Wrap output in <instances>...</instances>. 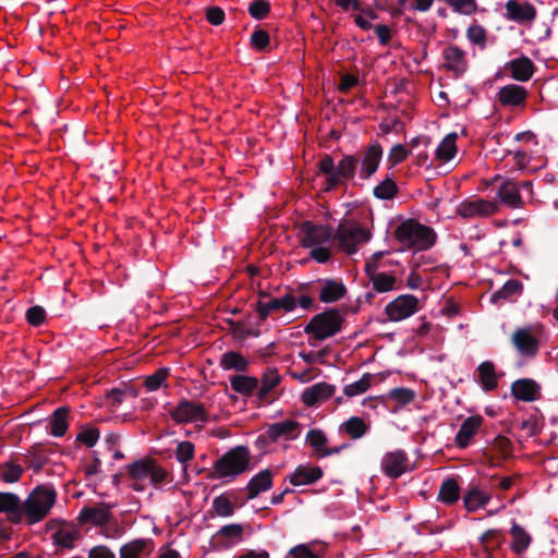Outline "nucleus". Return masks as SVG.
I'll list each match as a JSON object with an SVG mask.
<instances>
[{
  "instance_id": "nucleus-44",
  "label": "nucleus",
  "mask_w": 558,
  "mask_h": 558,
  "mask_svg": "<svg viewBox=\"0 0 558 558\" xmlns=\"http://www.w3.org/2000/svg\"><path fill=\"white\" fill-rule=\"evenodd\" d=\"M213 512L214 515L220 518H229L233 515L236 509V502L233 497L228 494H221L213 500Z\"/></svg>"
},
{
  "instance_id": "nucleus-31",
  "label": "nucleus",
  "mask_w": 558,
  "mask_h": 558,
  "mask_svg": "<svg viewBox=\"0 0 558 558\" xmlns=\"http://www.w3.org/2000/svg\"><path fill=\"white\" fill-rule=\"evenodd\" d=\"M511 392L518 400L531 402L539 398V386L533 379H519L512 384Z\"/></svg>"
},
{
  "instance_id": "nucleus-8",
  "label": "nucleus",
  "mask_w": 558,
  "mask_h": 558,
  "mask_svg": "<svg viewBox=\"0 0 558 558\" xmlns=\"http://www.w3.org/2000/svg\"><path fill=\"white\" fill-rule=\"evenodd\" d=\"M546 338L544 326L535 324L515 329L511 336V343L519 355L532 359L537 355Z\"/></svg>"
},
{
  "instance_id": "nucleus-57",
  "label": "nucleus",
  "mask_w": 558,
  "mask_h": 558,
  "mask_svg": "<svg viewBox=\"0 0 558 558\" xmlns=\"http://www.w3.org/2000/svg\"><path fill=\"white\" fill-rule=\"evenodd\" d=\"M168 376H169V371L167 368H159L154 374H151L145 378L146 389L148 391H156L166 383Z\"/></svg>"
},
{
  "instance_id": "nucleus-53",
  "label": "nucleus",
  "mask_w": 558,
  "mask_h": 558,
  "mask_svg": "<svg viewBox=\"0 0 558 558\" xmlns=\"http://www.w3.org/2000/svg\"><path fill=\"white\" fill-rule=\"evenodd\" d=\"M289 555L292 558H325L323 547L312 548L310 544H301L290 549Z\"/></svg>"
},
{
  "instance_id": "nucleus-33",
  "label": "nucleus",
  "mask_w": 558,
  "mask_h": 558,
  "mask_svg": "<svg viewBox=\"0 0 558 558\" xmlns=\"http://www.w3.org/2000/svg\"><path fill=\"white\" fill-rule=\"evenodd\" d=\"M21 499L13 493L0 492V513L5 514L11 523H20Z\"/></svg>"
},
{
  "instance_id": "nucleus-10",
  "label": "nucleus",
  "mask_w": 558,
  "mask_h": 558,
  "mask_svg": "<svg viewBox=\"0 0 558 558\" xmlns=\"http://www.w3.org/2000/svg\"><path fill=\"white\" fill-rule=\"evenodd\" d=\"M343 322L344 316L340 311L329 308L315 315L306 325L305 332L316 340H325L338 333Z\"/></svg>"
},
{
  "instance_id": "nucleus-35",
  "label": "nucleus",
  "mask_w": 558,
  "mask_h": 558,
  "mask_svg": "<svg viewBox=\"0 0 558 558\" xmlns=\"http://www.w3.org/2000/svg\"><path fill=\"white\" fill-rule=\"evenodd\" d=\"M272 472L269 469L262 470L251 478L247 484V497L254 499L260 493L268 490L272 485Z\"/></svg>"
},
{
  "instance_id": "nucleus-2",
  "label": "nucleus",
  "mask_w": 558,
  "mask_h": 558,
  "mask_svg": "<svg viewBox=\"0 0 558 558\" xmlns=\"http://www.w3.org/2000/svg\"><path fill=\"white\" fill-rule=\"evenodd\" d=\"M395 239L401 244L402 250L415 252L429 250L436 243L437 234L430 228L415 219L403 220L395 229Z\"/></svg>"
},
{
  "instance_id": "nucleus-28",
  "label": "nucleus",
  "mask_w": 558,
  "mask_h": 558,
  "mask_svg": "<svg viewBox=\"0 0 558 558\" xmlns=\"http://www.w3.org/2000/svg\"><path fill=\"white\" fill-rule=\"evenodd\" d=\"M513 452V446L511 440L506 436H497L490 448L489 452L485 453L486 461L489 465H498L502 460L511 457Z\"/></svg>"
},
{
  "instance_id": "nucleus-25",
  "label": "nucleus",
  "mask_w": 558,
  "mask_h": 558,
  "mask_svg": "<svg viewBox=\"0 0 558 558\" xmlns=\"http://www.w3.org/2000/svg\"><path fill=\"white\" fill-rule=\"evenodd\" d=\"M306 441L313 449V457L317 459L337 454L341 451V447H328V439L325 433L320 429H311L306 435Z\"/></svg>"
},
{
  "instance_id": "nucleus-39",
  "label": "nucleus",
  "mask_w": 558,
  "mask_h": 558,
  "mask_svg": "<svg viewBox=\"0 0 558 558\" xmlns=\"http://www.w3.org/2000/svg\"><path fill=\"white\" fill-rule=\"evenodd\" d=\"M489 493L481 489L477 486L471 487L463 497V504L469 512H474L480 508L485 507L490 500Z\"/></svg>"
},
{
  "instance_id": "nucleus-45",
  "label": "nucleus",
  "mask_w": 558,
  "mask_h": 558,
  "mask_svg": "<svg viewBox=\"0 0 558 558\" xmlns=\"http://www.w3.org/2000/svg\"><path fill=\"white\" fill-rule=\"evenodd\" d=\"M69 410L65 407L58 408L50 418V434L54 437H62L69 427Z\"/></svg>"
},
{
  "instance_id": "nucleus-3",
  "label": "nucleus",
  "mask_w": 558,
  "mask_h": 558,
  "mask_svg": "<svg viewBox=\"0 0 558 558\" xmlns=\"http://www.w3.org/2000/svg\"><path fill=\"white\" fill-rule=\"evenodd\" d=\"M57 498L56 490L47 485L34 488L20 508V522L36 524L43 521L50 512Z\"/></svg>"
},
{
  "instance_id": "nucleus-5",
  "label": "nucleus",
  "mask_w": 558,
  "mask_h": 558,
  "mask_svg": "<svg viewBox=\"0 0 558 558\" xmlns=\"http://www.w3.org/2000/svg\"><path fill=\"white\" fill-rule=\"evenodd\" d=\"M359 159L353 155L343 156L337 165L331 156L325 155L318 161V173L326 175V191L352 180L355 175Z\"/></svg>"
},
{
  "instance_id": "nucleus-6",
  "label": "nucleus",
  "mask_w": 558,
  "mask_h": 558,
  "mask_svg": "<svg viewBox=\"0 0 558 558\" xmlns=\"http://www.w3.org/2000/svg\"><path fill=\"white\" fill-rule=\"evenodd\" d=\"M126 471L132 481L130 486L136 492L144 490L148 483L158 486L170 481L169 472L153 459L135 461L126 466Z\"/></svg>"
},
{
  "instance_id": "nucleus-17",
  "label": "nucleus",
  "mask_w": 558,
  "mask_h": 558,
  "mask_svg": "<svg viewBox=\"0 0 558 558\" xmlns=\"http://www.w3.org/2000/svg\"><path fill=\"white\" fill-rule=\"evenodd\" d=\"M442 65L454 77L463 75L469 66L466 52L457 45H448L442 50Z\"/></svg>"
},
{
  "instance_id": "nucleus-13",
  "label": "nucleus",
  "mask_w": 558,
  "mask_h": 558,
  "mask_svg": "<svg viewBox=\"0 0 558 558\" xmlns=\"http://www.w3.org/2000/svg\"><path fill=\"white\" fill-rule=\"evenodd\" d=\"M169 414L177 424H204L209 417L203 403L186 399L181 400Z\"/></svg>"
},
{
  "instance_id": "nucleus-16",
  "label": "nucleus",
  "mask_w": 558,
  "mask_h": 558,
  "mask_svg": "<svg viewBox=\"0 0 558 558\" xmlns=\"http://www.w3.org/2000/svg\"><path fill=\"white\" fill-rule=\"evenodd\" d=\"M244 538V525L230 523L221 526L211 537L214 548L223 550L240 544Z\"/></svg>"
},
{
  "instance_id": "nucleus-49",
  "label": "nucleus",
  "mask_w": 558,
  "mask_h": 558,
  "mask_svg": "<svg viewBox=\"0 0 558 558\" xmlns=\"http://www.w3.org/2000/svg\"><path fill=\"white\" fill-rule=\"evenodd\" d=\"M220 366L226 371L234 369L238 372H245L248 367V362L242 354L229 351L222 354Z\"/></svg>"
},
{
  "instance_id": "nucleus-26",
  "label": "nucleus",
  "mask_w": 558,
  "mask_h": 558,
  "mask_svg": "<svg viewBox=\"0 0 558 558\" xmlns=\"http://www.w3.org/2000/svg\"><path fill=\"white\" fill-rule=\"evenodd\" d=\"M506 71L518 82H527L535 72V65L532 60L525 56L512 59L505 64Z\"/></svg>"
},
{
  "instance_id": "nucleus-58",
  "label": "nucleus",
  "mask_w": 558,
  "mask_h": 558,
  "mask_svg": "<svg viewBox=\"0 0 558 558\" xmlns=\"http://www.w3.org/2000/svg\"><path fill=\"white\" fill-rule=\"evenodd\" d=\"M23 471V468L19 464L5 463L2 466L1 477L7 483H15L21 478Z\"/></svg>"
},
{
  "instance_id": "nucleus-14",
  "label": "nucleus",
  "mask_w": 558,
  "mask_h": 558,
  "mask_svg": "<svg viewBox=\"0 0 558 558\" xmlns=\"http://www.w3.org/2000/svg\"><path fill=\"white\" fill-rule=\"evenodd\" d=\"M498 211V205L494 201L472 196L459 204L457 214L466 219L482 218L495 215Z\"/></svg>"
},
{
  "instance_id": "nucleus-38",
  "label": "nucleus",
  "mask_w": 558,
  "mask_h": 558,
  "mask_svg": "<svg viewBox=\"0 0 558 558\" xmlns=\"http://www.w3.org/2000/svg\"><path fill=\"white\" fill-rule=\"evenodd\" d=\"M110 509L108 506L86 507L80 513V520L84 523L102 525L110 519Z\"/></svg>"
},
{
  "instance_id": "nucleus-36",
  "label": "nucleus",
  "mask_w": 558,
  "mask_h": 558,
  "mask_svg": "<svg viewBox=\"0 0 558 558\" xmlns=\"http://www.w3.org/2000/svg\"><path fill=\"white\" fill-rule=\"evenodd\" d=\"M367 278L373 289L378 293H386L397 289V276L392 270L372 274Z\"/></svg>"
},
{
  "instance_id": "nucleus-56",
  "label": "nucleus",
  "mask_w": 558,
  "mask_h": 558,
  "mask_svg": "<svg viewBox=\"0 0 558 558\" xmlns=\"http://www.w3.org/2000/svg\"><path fill=\"white\" fill-rule=\"evenodd\" d=\"M447 3L454 12L463 15H472L478 9L476 0H447Z\"/></svg>"
},
{
  "instance_id": "nucleus-4",
  "label": "nucleus",
  "mask_w": 558,
  "mask_h": 558,
  "mask_svg": "<svg viewBox=\"0 0 558 558\" xmlns=\"http://www.w3.org/2000/svg\"><path fill=\"white\" fill-rule=\"evenodd\" d=\"M251 453L244 446H238L219 458L208 475L210 480L232 481L250 469Z\"/></svg>"
},
{
  "instance_id": "nucleus-51",
  "label": "nucleus",
  "mask_w": 558,
  "mask_h": 558,
  "mask_svg": "<svg viewBox=\"0 0 558 558\" xmlns=\"http://www.w3.org/2000/svg\"><path fill=\"white\" fill-rule=\"evenodd\" d=\"M487 31L484 26L477 22L472 23L466 28V38L471 45L478 47L484 50L487 46Z\"/></svg>"
},
{
  "instance_id": "nucleus-11",
  "label": "nucleus",
  "mask_w": 558,
  "mask_h": 558,
  "mask_svg": "<svg viewBox=\"0 0 558 558\" xmlns=\"http://www.w3.org/2000/svg\"><path fill=\"white\" fill-rule=\"evenodd\" d=\"M413 470L414 464L403 449L389 450L380 459V471L390 480H397Z\"/></svg>"
},
{
  "instance_id": "nucleus-9",
  "label": "nucleus",
  "mask_w": 558,
  "mask_h": 558,
  "mask_svg": "<svg viewBox=\"0 0 558 558\" xmlns=\"http://www.w3.org/2000/svg\"><path fill=\"white\" fill-rule=\"evenodd\" d=\"M372 238L369 230L356 221H341L333 232L339 250L351 255L357 252L359 246Z\"/></svg>"
},
{
  "instance_id": "nucleus-54",
  "label": "nucleus",
  "mask_w": 558,
  "mask_h": 558,
  "mask_svg": "<svg viewBox=\"0 0 558 558\" xmlns=\"http://www.w3.org/2000/svg\"><path fill=\"white\" fill-rule=\"evenodd\" d=\"M416 393L410 388H395L387 393V399L396 402L398 405L404 407L414 401Z\"/></svg>"
},
{
  "instance_id": "nucleus-47",
  "label": "nucleus",
  "mask_w": 558,
  "mask_h": 558,
  "mask_svg": "<svg viewBox=\"0 0 558 558\" xmlns=\"http://www.w3.org/2000/svg\"><path fill=\"white\" fill-rule=\"evenodd\" d=\"M341 430L351 439H360L367 433L368 424L362 417L352 416L341 425Z\"/></svg>"
},
{
  "instance_id": "nucleus-18",
  "label": "nucleus",
  "mask_w": 558,
  "mask_h": 558,
  "mask_svg": "<svg viewBox=\"0 0 558 558\" xmlns=\"http://www.w3.org/2000/svg\"><path fill=\"white\" fill-rule=\"evenodd\" d=\"M505 17L519 24H531L537 15L535 7L522 0H508L505 4Z\"/></svg>"
},
{
  "instance_id": "nucleus-7",
  "label": "nucleus",
  "mask_w": 558,
  "mask_h": 558,
  "mask_svg": "<svg viewBox=\"0 0 558 558\" xmlns=\"http://www.w3.org/2000/svg\"><path fill=\"white\" fill-rule=\"evenodd\" d=\"M302 425L295 420L288 418L269 424L257 437L256 446L259 449H268L272 444L288 448L302 434Z\"/></svg>"
},
{
  "instance_id": "nucleus-52",
  "label": "nucleus",
  "mask_w": 558,
  "mask_h": 558,
  "mask_svg": "<svg viewBox=\"0 0 558 558\" xmlns=\"http://www.w3.org/2000/svg\"><path fill=\"white\" fill-rule=\"evenodd\" d=\"M174 456L178 462L183 465V469L186 470L189 462L192 461L195 456L194 444L189 440L178 442Z\"/></svg>"
},
{
  "instance_id": "nucleus-40",
  "label": "nucleus",
  "mask_w": 558,
  "mask_h": 558,
  "mask_svg": "<svg viewBox=\"0 0 558 558\" xmlns=\"http://www.w3.org/2000/svg\"><path fill=\"white\" fill-rule=\"evenodd\" d=\"M347 293V288L341 281L327 280L319 291V300L324 303H333L341 300Z\"/></svg>"
},
{
  "instance_id": "nucleus-30",
  "label": "nucleus",
  "mask_w": 558,
  "mask_h": 558,
  "mask_svg": "<svg viewBox=\"0 0 558 558\" xmlns=\"http://www.w3.org/2000/svg\"><path fill=\"white\" fill-rule=\"evenodd\" d=\"M51 537L56 546L72 548L80 537V532L75 525L63 522L58 525Z\"/></svg>"
},
{
  "instance_id": "nucleus-43",
  "label": "nucleus",
  "mask_w": 558,
  "mask_h": 558,
  "mask_svg": "<svg viewBox=\"0 0 558 558\" xmlns=\"http://www.w3.org/2000/svg\"><path fill=\"white\" fill-rule=\"evenodd\" d=\"M258 379L253 376L235 375L230 377L231 388L245 397L252 396V393L258 388Z\"/></svg>"
},
{
  "instance_id": "nucleus-50",
  "label": "nucleus",
  "mask_w": 558,
  "mask_h": 558,
  "mask_svg": "<svg viewBox=\"0 0 558 558\" xmlns=\"http://www.w3.org/2000/svg\"><path fill=\"white\" fill-rule=\"evenodd\" d=\"M522 289L523 286L520 281L510 279L492 295V301L497 303L499 300H512L521 294Z\"/></svg>"
},
{
  "instance_id": "nucleus-63",
  "label": "nucleus",
  "mask_w": 558,
  "mask_h": 558,
  "mask_svg": "<svg viewBox=\"0 0 558 558\" xmlns=\"http://www.w3.org/2000/svg\"><path fill=\"white\" fill-rule=\"evenodd\" d=\"M27 322L33 326H39L45 320V311L40 306H33L26 313Z\"/></svg>"
},
{
  "instance_id": "nucleus-41",
  "label": "nucleus",
  "mask_w": 558,
  "mask_h": 558,
  "mask_svg": "<svg viewBox=\"0 0 558 558\" xmlns=\"http://www.w3.org/2000/svg\"><path fill=\"white\" fill-rule=\"evenodd\" d=\"M498 197L502 204L509 207H519L522 203L519 186L511 180H506L501 183L498 190Z\"/></svg>"
},
{
  "instance_id": "nucleus-46",
  "label": "nucleus",
  "mask_w": 558,
  "mask_h": 558,
  "mask_svg": "<svg viewBox=\"0 0 558 558\" xmlns=\"http://www.w3.org/2000/svg\"><path fill=\"white\" fill-rule=\"evenodd\" d=\"M510 534L512 537V543H511L512 551H514L515 554L524 553L531 544V536L529 535V533L523 527H521L519 524L513 522L511 530H510Z\"/></svg>"
},
{
  "instance_id": "nucleus-1",
  "label": "nucleus",
  "mask_w": 558,
  "mask_h": 558,
  "mask_svg": "<svg viewBox=\"0 0 558 558\" xmlns=\"http://www.w3.org/2000/svg\"><path fill=\"white\" fill-rule=\"evenodd\" d=\"M300 243L303 247L310 248V256L317 263H326L332 253L329 246L333 240V230L324 225H316L305 221L300 227Z\"/></svg>"
},
{
  "instance_id": "nucleus-12",
  "label": "nucleus",
  "mask_w": 558,
  "mask_h": 558,
  "mask_svg": "<svg viewBox=\"0 0 558 558\" xmlns=\"http://www.w3.org/2000/svg\"><path fill=\"white\" fill-rule=\"evenodd\" d=\"M422 310L420 299L413 294H401L385 306V314L389 322L404 320Z\"/></svg>"
},
{
  "instance_id": "nucleus-27",
  "label": "nucleus",
  "mask_w": 558,
  "mask_h": 558,
  "mask_svg": "<svg viewBox=\"0 0 558 558\" xmlns=\"http://www.w3.org/2000/svg\"><path fill=\"white\" fill-rule=\"evenodd\" d=\"M335 386L327 383H318L306 388L301 396L302 402L307 407H315L327 401L335 393Z\"/></svg>"
},
{
  "instance_id": "nucleus-29",
  "label": "nucleus",
  "mask_w": 558,
  "mask_h": 558,
  "mask_svg": "<svg viewBox=\"0 0 558 558\" xmlns=\"http://www.w3.org/2000/svg\"><path fill=\"white\" fill-rule=\"evenodd\" d=\"M383 379L384 377L380 374L365 373L359 380L345 385L343 387V393L348 398H353L363 395L366 391H368L371 387L379 384Z\"/></svg>"
},
{
  "instance_id": "nucleus-19",
  "label": "nucleus",
  "mask_w": 558,
  "mask_h": 558,
  "mask_svg": "<svg viewBox=\"0 0 558 558\" xmlns=\"http://www.w3.org/2000/svg\"><path fill=\"white\" fill-rule=\"evenodd\" d=\"M296 307V299L292 294H284L281 298H266L258 301L257 312L262 319H265L274 312H291Z\"/></svg>"
},
{
  "instance_id": "nucleus-24",
  "label": "nucleus",
  "mask_w": 558,
  "mask_h": 558,
  "mask_svg": "<svg viewBox=\"0 0 558 558\" xmlns=\"http://www.w3.org/2000/svg\"><path fill=\"white\" fill-rule=\"evenodd\" d=\"M281 381V377L276 368H268L262 376L260 387L257 391L258 400L262 403H271L276 399V388Z\"/></svg>"
},
{
  "instance_id": "nucleus-22",
  "label": "nucleus",
  "mask_w": 558,
  "mask_h": 558,
  "mask_svg": "<svg viewBox=\"0 0 558 558\" xmlns=\"http://www.w3.org/2000/svg\"><path fill=\"white\" fill-rule=\"evenodd\" d=\"M411 271L407 278V287L411 290H421L424 287V279L421 272L432 271L434 262L425 256L413 258L410 263Z\"/></svg>"
},
{
  "instance_id": "nucleus-62",
  "label": "nucleus",
  "mask_w": 558,
  "mask_h": 558,
  "mask_svg": "<svg viewBox=\"0 0 558 558\" xmlns=\"http://www.w3.org/2000/svg\"><path fill=\"white\" fill-rule=\"evenodd\" d=\"M252 46L257 50H264L269 45V35L264 29L255 31L251 37Z\"/></svg>"
},
{
  "instance_id": "nucleus-15",
  "label": "nucleus",
  "mask_w": 558,
  "mask_h": 558,
  "mask_svg": "<svg viewBox=\"0 0 558 558\" xmlns=\"http://www.w3.org/2000/svg\"><path fill=\"white\" fill-rule=\"evenodd\" d=\"M484 424L483 416L476 414L466 417L454 436V446L464 450L475 442L476 436Z\"/></svg>"
},
{
  "instance_id": "nucleus-61",
  "label": "nucleus",
  "mask_w": 558,
  "mask_h": 558,
  "mask_svg": "<svg viewBox=\"0 0 558 558\" xmlns=\"http://www.w3.org/2000/svg\"><path fill=\"white\" fill-rule=\"evenodd\" d=\"M99 438V432L96 428L83 429L76 437L77 441L87 447H93Z\"/></svg>"
},
{
  "instance_id": "nucleus-42",
  "label": "nucleus",
  "mask_w": 558,
  "mask_h": 558,
  "mask_svg": "<svg viewBox=\"0 0 558 558\" xmlns=\"http://www.w3.org/2000/svg\"><path fill=\"white\" fill-rule=\"evenodd\" d=\"M478 383L486 391H492L498 386V376L493 362L485 361L477 367Z\"/></svg>"
},
{
  "instance_id": "nucleus-55",
  "label": "nucleus",
  "mask_w": 558,
  "mask_h": 558,
  "mask_svg": "<svg viewBox=\"0 0 558 558\" xmlns=\"http://www.w3.org/2000/svg\"><path fill=\"white\" fill-rule=\"evenodd\" d=\"M397 193L398 186L390 178H386L374 187V195L379 199H391L397 195Z\"/></svg>"
},
{
  "instance_id": "nucleus-23",
  "label": "nucleus",
  "mask_w": 558,
  "mask_h": 558,
  "mask_svg": "<svg viewBox=\"0 0 558 558\" xmlns=\"http://www.w3.org/2000/svg\"><path fill=\"white\" fill-rule=\"evenodd\" d=\"M525 87L517 84H508L497 93V99L504 107H524L527 99Z\"/></svg>"
},
{
  "instance_id": "nucleus-64",
  "label": "nucleus",
  "mask_w": 558,
  "mask_h": 558,
  "mask_svg": "<svg viewBox=\"0 0 558 558\" xmlns=\"http://www.w3.org/2000/svg\"><path fill=\"white\" fill-rule=\"evenodd\" d=\"M88 558H114V554L107 546L99 545L89 550Z\"/></svg>"
},
{
  "instance_id": "nucleus-60",
  "label": "nucleus",
  "mask_w": 558,
  "mask_h": 558,
  "mask_svg": "<svg viewBox=\"0 0 558 558\" xmlns=\"http://www.w3.org/2000/svg\"><path fill=\"white\" fill-rule=\"evenodd\" d=\"M270 11V5L266 0H254L250 7V14L257 20L265 19Z\"/></svg>"
},
{
  "instance_id": "nucleus-37",
  "label": "nucleus",
  "mask_w": 558,
  "mask_h": 558,
  "mask_svg": "<svg viewBox=\"0 0 558 558\" xmlns=\"http://www.w3.org/2000/svg\"><path fill=\"white\" fill-rule=\"evenodd\" d=\"M153 543L149 539H134L120 549L121 558H142L150 555Z\"/></svg>"
},
{
  "instance_id": "nucleus-32",
  "label": "nucleus",
  "mask_w": 558,
  "mask_h": 558,
  "mask_svg": "<svg viewBox=\"0 0 558 558\" xmlns=\"http://www.w3.org/2000/svg\"><path fill=\"white\" fill-rule=\"evenodd\" d=\"M389 255L390 253L388 251H378L373 253L365 260V275L368 276L376 272L387 271V268L398 265V262L389 258Z\"/></svg>"
},
{
  "instance_id": "nucleus-21",
  "label": "nucleus",
  "mask_w": 558,
  "mask_h": 558,
  "mask_svg": "<svg viewBox=\"0 0 558 558\" xmlns=\"http://www.w3.org/2000/svg\"><path fill=\"white\" fill-rule=\"evenodd\" d=\"M324 476V471L320 466L311 463L300 464L289 475V482L293 486L312 485L318 482Z\"/></svg>"
},
{
  "instance_id": "nucleus-48",
  "label": "nucleus",
  "mask_w": 558,
  "mask_h": 558,
  "mask_svg": "<svg viewBox=\"0 0 558 558\" xmlns=\"http://www.w3.org/2000/svg\"><path fill=\"white\" fill-rule=\"evenodd\" d=\"M460 497V486L454 478L446 480L438 493V500L444 504L451 505L459 500Z\"/></svg>"
},
{
  "instance_id": "nucleus-20",
  "label": "nucleus",
  "mask_w": 558,
  "mask_h": 558,
  "mask_svg": "<svg viewBox=\"0 0 558 558\" xmlns=\"http://www.w3.org/2000/svg\"><path fill=\"white\" fill-rule=\"evenodd\" d=\"M383 158V148L374 143L365 148L361 156L360 178L369 179L378 169Z\"/></svg>"
},
{
  "instance_id": "nucleus-34",
  "label": "nucleus",
  "mask_w": 558,
  "mask_h": 558,
  "mask_svg": "<svg viewBox=\"0 0 558 558\" xmlns=\"http://www.w3.org/2000/svg\"><path fill=\"white\" fill-rule=\"evenodd\" d=\"M458 134L452 132L445 136L435 151V159L439 165H445L452 160L458 153Z\"/></svg>"
},
{
  "instance_id": "nucleus-59",
  "label": "nucleus",
  "mask_w": 558,
  "mask_h": 558,
  "mask_svg": "<svg viewBox=\"0 0 558 558\" xmlns=\"http://www.w3.org/2000/svg\"><path fill=\"white\" fill-rule=\"evenodd\" d=\"M410 154V150L407 149L403 145L397 144L391 147L389 155H388V163L392 168L397 166L398 163L404 161Z\"/></svg>"
}]
</instances>
